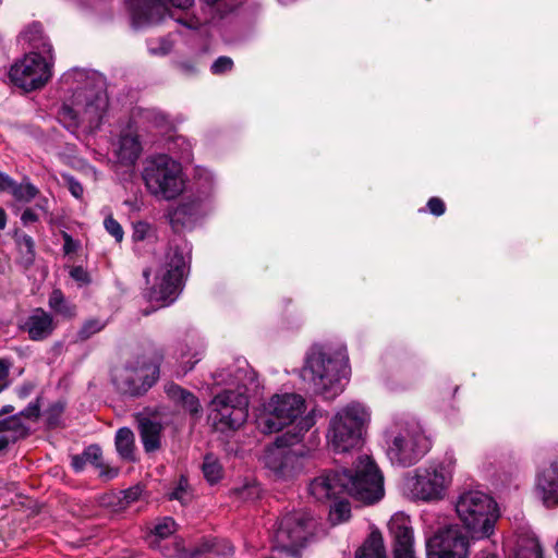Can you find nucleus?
I'll return each mask as SVG.
<instances>
[{
	"mask_svg": "<svg viewBox=\"0 0 558 558\" xmlns=\"http://www.w3.org/2000/svg\"><path fill=\"white\" fill-rule=\"evenodd\" d=\"M470 538L457 524L438 530L426 541L428 558H469Z\"/></svg>",
	"mask_w": 558,
	"mask_h": 558,
	"instance_id": "obj_16",
	"label": "nucleus"
},
{
	"mask_svg": "<svg viewBox=\"0 0 558 558\" xmlns=\"http://www.w3.org/2000/svg\"><path fill=\"white\" fill-rule=\"evenodd\" d=\"M10 368L11 362L5 359H0V381H8Z\"/></svg>",
	"mask_w": 558,
	"mask_h": 558,
	"instance_id": "obj_53",
	"label": "nucleus"
},
{
	"mask_svg": "<svg viewBox=\"0 0 558 558\" xmlns=\"http://www.w3.org/2000/svg\"><path fill=\"white\" fill-rule=\"evenodd\" d=\"M342 481L344 492L364 505L375 504L384 497V477L368 456L359 457L354 471H342Z\"/></svg>",
	"mask_w": 558,
	"mask_h": 558,
	"instance_id": "obj_12",
	"label": "nucleus"
},
{
	"mask_svg": "<svg viewBox=\"0 0 558 558\" xmlns=\"http://www.w3.org/2000/svg\"><path fill=\"white\" fill-rule=\"evenodd\" d=\"M8 216L3 208L0 207V230H3L7 227Z\"/></svg>",
	"mask_w": 558,
	"mask_h": 558,
	"instance_id": "obj_56",
	"label": "nucleus"
},
{
	"mask_svg": "<svg viewBox=\"0 0 558 558\" xmlns=\"http://www.w3.org/2000/svg\"><path fill=\"white\" fill-rule=\"evenodd\" d=\"M305 411V400L296 393L272 396L256 415L257 427L265 434L277 433Z\"/></svg>",
	"mask_w": 558,
	"mask_h": 558,
	"instance_id": "obj_13",
	"label": "nucleus"
},
{
	"mask_svg": "<svg viewBox=\"0 0 558 558\" xmlns=\"http://www.w3.org/2000/svg\"><path fill=\"white\" fill-rule=\"evenodd\" d=\"M187 355L189 354L185 353L181 354V362L184 365L185 372L191 371L194 367V365L202 359L203 352L195 351L190 357H187Z\"/></svg>",
	"mask_w": 558,
	"mask_h": 558,
	"instance_id": "obj_44",
	"label": "nucleus"
},
{
	"mask_svg": "<svg viewBox=\"0 0 558 558\" xmlns=\"http://www.w3.org/2000/svg\"><path fill=\"white\" fill-rule=\"evenodd\" d=\"M181 143L182 146H184L182 148V150L180 151V157L184 160H190L191 156H192V145L190 142H187L185 138L183 137H177L175 140V143Z\"/></svg>",
	"mask_w": 558,
	"mask_h": 558,
	"instance_id": "obj_50",
	"label": "nucleus"
},
{
	"mask_svg": "<svg viewBox=\"0 0 558 558\" xmlns=\"http://www.w3.org/2000/svg\"><path fill=\"white\" fill-rule=\"evenodd\" d=\"M161 430L162 426L158 422L146 417L140 421L141 438L146 451H155L160 447Z\"/></svg>",
	"mask_w": 558,
	"mask_h": 558,
	"instance_id": "obj_25",
	"label": "nucleus"
},
{
	"mask_svg": "<svg viewBox=\"0 0 558 558\" xmlns=\"http://www.w3.org/2000/svg\"><path fill=\"white\" fill-rule=\"evenodd\" d=\"M38 194V189L32 184L28 180L23 181L22 183H17L14 189L12 196L22 203H29L33 201Z\"/></svg>",
	"mask_w": 558,
	"mask_h": 558,
	"instance_id": "obj_33",
	"label": "nucleus"
},
{
	"mask_svg": "<svg viewBox=\"0 0 558 558\" xmlns=\"http://www.w3.org/2000/svg\"><path fill=\"white\" fill-rule=\"evenodd\" d=\"M388 529L395 539V558H415L410 517L403 512L395 513L388 522Z\"/></svg>",
	"mask_w": 558,
	"mask_h": 558,
	"instance_id": "obj_17",
	"label": "nucleus"
},
{
	"mask_svg": "<svg viewBox=\"0 0 558 558\" xmlns=\"http://www.w3.org/2000/svg\"><path fill=\"white\" fill-rule=\"evenodd\" d=\"M161 355H143L129 363L114 375V383L122 391L130 395H140L150 388L159 376Z\"/></svg>",
	"mask_w": 558,
	"mask_h": 558,
	"instance_id": "obj_14",
	"label": "nucleus"
},
{
	"mask_svg": "<svg viewBox=\"0 0 558 558\" xmlns=\"http://www.w3.org/2000/svg\"><path fill=\"white\" fill-rule=\"evenodd\" d=\"M31 388H32L31 386L22 387V388L19 390V396H20L21 398H25V397H27V396H28V393H29V391H31Z\"/></svg>",
	"mask_w": 558,
	"mask_h": 558,
	"instance_id": "obj_57",
	"label": "nucleus"
},
{
	"mask_svg": "<svg viewBox=\"0 0 558 558\" xmlns=\"http://www.w3.org/2000/svg\"><path fill=\"white\" fill-rule=\"evenodd\" d=\"M116 448L122 459L134 460V434L128 427L118 429L116 434Z\"/></svg>",
	"mask_w": 558,
	"mask_h": 558,
	"instance_id": "obj_28",
	"label": "nucleus"
},
{
	"mask_svg": "<svg viewBox=\"0 0 558 558\" xmlns=\"http://www.w3.org/2000/svg\"><path fill=\"white\" fill-rule=\"evenodd\" d=\"M456 466L452 452H446L428 466L417 469L414 475L408 476L403 483V490L413 499L433 501L442 499L451 483Z\"/></svg>",
	"mask_w": 558,
	"mask_h": 558,
	"instance_id": "obj_8",
	"label": "nucleus"
},
{
	"mask_svg": "<svg viewBox=\"0 0 558 558\" xmlns=\"http://www.w3.org/2000/svg\"><path fill=\"white\" fill-rule=\"evenodd\" d=\"M536 488L546 507L558 505V458L538 474Z\"/></svg>",
	"mask_w": 558,
	"mask_h": 558,
	"instance_id": "obj_22",
	"label": "nucleus"
},
{
	"mask_svg": "<svg viewBox=\"0 0 558 558\" xmlns=\"http://www.w3.org/2000/svg\"><path fill=\"white\" fill-rule=\"evenodd\" d=\"M84 457L87 463L94 464L96 468H101V449L97 445L88 446L84 451Z\"/></svg>",
	"mask_w": 558,
	"mask_h": 558,
	"instance_id": "obj_38",
	"label": "nucleus"
},
{
	"mask_svg": "<svg viewBox=\"0 0 558 558\" xmlns=\"http://www.w3.org/2000/svg\"><path fill=\"white\" fill-rule=\"evenodd\" d=\"M9 386V381H0V392H2Z\"/></svg>",
	"mask_w": 558,
	"mask_h": 558,
	"instance_id": "obj_60",
	"label": "nucleus"
},
{
	"mask_svg": "<svg viewBox=\"0 0 558 558\" xmlns=\"http://www.w3.org/2000/svg\"><path fill=\"white\" fill-rule=\"evenodd\" d=\"M368 422L369 412L362 403L351 402L340 408L329 421L326 434L328 446L337 453L361 448Z\"/></svg>",
	"mask_w": 558,
	"mask_h": 558,
	"instance_id": "obj_6",
	"label": "nucleus"
},
{
	"mask_svg": "<svg viewBox=\"0 0 558 558\" xmlns=\"http://www.w3.org/2000/svg\"><path fill=\"white\" fill-rule=\"evenodd\" d=\"M177 524L170 517L162 518L154 525L153 533L160 537L166 538L175 532Z\"/></svg>",
	"mask_w": 558,
	"mask_h": 558,
	"instance_id": "obj_36",
	"label": "nucleus"
},
{
	"mask_svg": "<svg viewBox=\"0 0 558 558\" xmlns=\"http://www.w3.org/2000/svg\"><path fill=\"white\" fill-rule=\"evenodd\" d=\"M104 327L105 324L100 320H88L83 325L82 329L80 330V336L82 339L89 338L94 333L100 331Z\"/></svg>",
	"mask_w": 558,
	"mask_h": 558,
	"instance_id": "obj_41",
	"label": "nucleus"
},
{
	"mask_svg": "<svg viewBox=\"0 0 558 558\" xmlns=\"http://www.w3.org/2000/svg\"><path fill=\"white\" fill-rule=\"evenodd\" d=\"M170 3L175 7V8H180V9H187L190 8L194 0H169Z\"/></svg>",
	"mask_w": 558,
	"mask_h": 558,
	"instance_id": "obj_55",
	"label": "nucleus"
},
{
	"mask_svg": "<svg viewBox=\"0 0 558 558\" xmlns=\"http://www.w3.org/2000/svg\"><path fill=\"white\" fill-rule=\"evenodd\" d=\"M105 229L109 234H111L117 242H121L123 240V229L121 225L113 219L111 216H108L104 221Z\"/></svg>",
	"mask_w": 558,
	"mask_h": 558,
	"instance_id": "obj_37",
	"label": "nucleus"
},
{
	"mask_svg": "<svg viewBox=\"0 0 558 558\" xmlns=\"http://www.w3.org/2000/svg\"><path fill=\"white\" fill-rule=\"evenodd\" d=\"M456 512L472 539L488 538L498 519L497 505L480 490L462 493L456 501Z\"/></svg>",
	"mask_w": 558,
	"mask_h": 558,
	"instance_id": "obj_10",
	"label": "nucleus"
},
{
	"mask_svg": "<svg viewBox=\"0 0 558 558\" xmlns=\"http://www.w3.org/2000/svg\"><path fill=\"white\" fill-rule=\"evenodd\" d=\"M63 80L75 86L59 110L60 122L71 131L80 128L90 133L97 131L108 109L102 78L84 70H73L64 74Z\"/></svg>",
	"mask_w": 558,
	"mask_h": 558,
	"instance_id": "obj_2",
	"label": "nucleus"
},
{
	"mask_svg": "<svg viewBox=\"0 0 558 558\" xmlns=\"http://www.w3.org/2000/svg\"><path fill=\"white\" fill-rule=\"evenodd\" d=\"M356 558H386L383 536L372 532L363 546L356 551Z\"/></svg>",
	"mask_w": 558,
	"mask_h": 558,
	"instance_id": "obj_27",
	"label": "nucleus"
},
{
	"mask_svg": "<svg viewBox=\"0 0 558 558\" xmlns=\"http://www.w3.org/2000/svg\"><path fill=\"white\" fill-rule=\"evenodd\" d=\"M167 13V8L161 0H143L132 12V24L135 28L153 25L161 22Z\"/></svg>",
	"mask_w": 558,
	"mask_h": 558,
	"instance_id": "obj_21",
	"label": "nucleus"
},
{
	"mask_svg": "<svg viewBox=\"0 0 558 558\" xmlns=\"http://www.w3.org/2000/svg\"><path fill=\"white\" fill-rule=\"evenodd\" d=\"M33 341H43L49 338L56 329L53 317L45 310L37 307L19 325Z\"/></svg>",
	"mask_w": 558,
	"mask_h": 558,
	"instance_id": "obj_19",
	"label": "nucleus"
},
{
	"mask_svg": "<svg viewBox=\"0 0 558 558\" xmlns=\"http://www.w3.org/2000/svg\"><path fill=\"white\" fill-rule=\"evenodd\" d=\"M63 179L66 183V186H68L70 193L75 198H82L83 193H84V189H83L82 184L77 180H75L72 175H63Z\"/></svg>",
	"mask_w": 558,
	"mask_h": 558,
	"instance_id": "obj_43",
	"label": "nucleus"
},
{
	"mask_svg": "<svg viewBox=\"0 0 558 558\" xmlns=\"http://www.w3.org/2000/svg\"><path fill=\"white\" fill-rule=\"evenodd\" d=\"M386 454L399 466H411L432 448V440L416 422L395 421L385 430Z\"/></svg>",
	"mask_w": 558,
	"mask_h": 558,
	"instance_id": "obj_5",
	"label": "nucleus"
},
{
	"mask_svg": "<svg viewBox=\"0 0 558 558\" xmlns=\"http://www.w3.org/2000/svg\"><path fill=\"white\" fill-rule=\"evenodd\" d=\"M351 515L350 504L345 500H339L333 504L329 511V520L332 524H340L349 520Z\"/></svg>",
	"mask_w": 558,
	"mask_h": 558,
	"instance_id": "obj_34",
	"label": "nucleus"
},
{
	"mask_svg": "<svg viewBox=\"0 0 558 558\" xmlns=\"http://www.w3.org/2000/svg\"><path fill=\"white\" fill-rule=\"evenodd\" d=\"M474 558H499L496 554V546L489 544L484 549L480 550Z\"/></svg>",
	"mask_w": 558,
	"mask_h": 558,
	"instance_id": "obj_51",
	"label": "nucleus"
},
{
	"mask_svg": "<svg viewBox=\"0 0 558 558\" xmlns=\"http://www.w3.org/2000/svg\"><path fill=\"white\" fill-rule=\"evenodd\" d=\"M142 493H143V489L140 486L130 487V488L121 492L122 506L125 507V506H129L130 504L138 500Z\"/></svg>",
	"mask_w": 558,
	"mask_h": 558,
	"instance_id": "obj_42",
	"label": "nucleus"
},
{
	"mask_svg": "<svg viewBox=\"0 0 558 558\" xmlns=\"http://www.w3.org/2000/svg\"><path fill=\"white\" fill-rule=\"evenodd\" d=\"M342 472H324L315 477L308 485L310 495L319 502H326L339 497L344 492Z\"/></svg>",
	"mask_w": 558,
	"mask_h": 558,
	"instance_id": "obj_18",
	"label": "nucleus"
},
{
	"mask_svg": "<svg viewBox=\"0 0 558 558\" xmlns=\"http://www.w3.org/2000/svg\"><path fill=\"white\" fill-rule=\"evenodd\" d=\"M199 24H201L199 22H196V23H186V22H184V25H186L190 28H196V27H198Z\"/></svg>",
	"mask_w": 558,
	"mask_h": 558,
	"instance_id": "obj_59",
	"label": "nucleus"
},
{
	"mask_svg": "<svg viewBox=\"0 0 558 558\" xmlns=\"http://www.w3.org/2000/svg\"><path fill=\"white\" fill-rule=\"evenodd\" d=\"M349 373L345 347L314 345L306 355L300 376L314 393L333 398L342 391L341 380L347 378Z\"/></svg>",
	"mask_w": 558,
	"mask_h": 558,
	"instance_id": "obj_3",
	"label": "nucleus"
},
{
	"mask_svg": "<svg viewBox=\"0 0 558 558\" xmlns=\"http://www.w3.org/2000/svg\"><path fill=\"white\" fill-rule=\"evenodd\" d=\"M514 558H543L538 541L535 538L523 539L515 551Z\"/></svg>",
	"mask_w": 558,
	"mask_h": 558,
	"instance_id": "obj_31",
	"label": "nucleus"
},
{
	"mask_svg": "<svg viewBox=\"0 0 558 558\" xmlns=\"http://www.w3.org/2000/svg\"><path fill=\"white\" fill-rule=\"evenodd\" d=\"M185 270V259L181 252L173 251L166 255L153 270V280L149 279L150 269L144 270V277L148 286L145 296L157 307H165L172 304L180 294L182 279Z\"/></svg>",
	"mask_w": 558,
	"mask_h": 558,
	"instance_id": "obj_11",
	"label": "nucleus"
},
{
	"mask_svg": "<svg viewBox=\"0 0 558 558\" xmlns=\"http://www.w3.org/2000/svg\"><path fill=\"white\" fill-rule=\"evenodd\" d=\"M143 146L134 130H126L112 144V153L117 161L123 166H133L140 158Z\"/></svg>",
	"mask_w": 558,
	"mask_h": 558,
	"instance_id": "obj_20",
	"label": "nucleus"
},
{
	"mask_svg": "<svg viewBox=\"0 0 558 558\" xmlns=\"http://www.w3.org/2000/svg\"><path fill=\"white\" fill-rule=\"evenodd\" d=\"M28 434V427L22 420L21 415L15 414L7 418L0 420V451L10 442L25 437Z\"/></svg>",
	"mask_w": 558,
	"mask_h": 558,
	"instance_id": "obj_24",
	"label": "nucleus"
},
{
	"mask_svg": "<svg viewBox=\"0 0 558 558\" xmlns=\"http://www.w3.org/2000/svg\"><path fill=\"white\" fill-rule=\"evenodd\" d=\"M213 379L216 386L225 388L208 404V423L220 433L235 432L247 420L246 390L255 383L256 374L245 360H236L232 365L217 371Z\"/></svg>",
	"mask_w": 558,
	"mask_h": 558,
	"instance_id": "obj_1",
	"label": "nucleus"
},
{
	"mask_svg": "<svg viewBox=\"0 0 558 558\" xmlns=\"http://www.w3.org/2000/svg\"><path fill=\"white\" fill-rule=\"evenodd\" d=\"M14 238L17 247V263L28 269L36 258L35 242L31 235L25 233L16 232Z\"/></svg>",
	"mask_w": 558,
	"mask_h": 558,
	"instance_id": "obj_26",
	"label": "nucleus"
},
{
	"mask_svg": "<svg viewBox=\"0 0 558 558\" xmlns=\"http://www.w3.org/2000/svg\"><path fill=\"white\" fill-rule=\"evenodd\" d=\"M14 408L12 405H5L0 410V415L13 412Z\"/></svg>",
	"mask_w": 558,
	"mask_h": 558,
	"instance_id": "obj_58",
	"label": "nucleus"
},
{
	"mask_svg": "<svg viewBox=\"0 0 558 558\" xmlns=\"http://www.w3.org/2000/svg\"><path fill=\"white\" fill-rule=\"evenodd\" d=\"M313 518L304 511L286 514L279 522L274 535L278 550L296 555L305 546L312 534Z\"/></svg>",
	"mask_w": 558,
	"mask_h": 558,
	"instance_id": "obj_15",
	"label": "nucleus"
},
{
	"mask_svg": "<svg viewBox=\"0 0 558 558\" xmlns=\"http://www.w3.org/2000/svg\"><path fill=\"white\" fill-rule=\"evenodd\" d=\"M49 307L57 314L72 318L76 315V308L71 304L60 290H53L48 301Z\"/></svg>",
	"mask_w": 558,
	"mask_h": 558,
	"instance_id": "obj_29",
	"label": "nucleus"
},
{
	"mask_svg": "<svg viewBox=\"0 0 558 558\" xmlns=\"http://www.w3.org/2000/svg\"><path fill=\"white\" fill-rule=\"evenodd\" d=\"M151 233V226L145 221H137L133 223V234L132 238L134 241H144Z\"/></svg>",
	"mask_w": 558,
	"mask_h": 558,
	"instance_id": "obj_40",
	"label": "nucleus"
},
{
	"mask_svg": "<svg viewBox=\"0 0 558 558\" xmlns=\"http://www.w3.org/2000/svg\"><path fill=\"white\" fill-rule=\"evenodd\" d=\"M32 51L16 61L10 69V78L17 87L32 92L44 87L52 75V47L43 36L39 25H33L23 33Z\"/></svg>",
	"mask_w": 558,
	"mask_h": 558,
	"instance_id": "obj_4",
	"label": "nucleus"
},
{
	"mask_svg": "<svg viewBox=\"0 0 558 558\" xmlns=\"http://www.w3.org/2000/svg\"><path fill=\"white\" fill-rule=\"evenodd\" d=\"M86 463L87 461L85 460L83 452L81 454H75L72 457L71 465L76 472H81Z\"/></svg>",
	"mask_w": 558,
	"mask_h": 558,
	"instance_id": "obj_52",
	"label": "nucleus"
},
{
	"mask_svg": "<svg viewBox=\"0 0 558 558\" xmlns=\"http://www.w3.org/2000/svg\"><path fill=\"white\" fill-rule=\"evenodd\" d=\"M314 424L315 418L313 415L302 417L298 423V433L292 434L291 430H288L278 437L274 445L267 448L264 462L277 477L289 478L303 469L302 459L304 451L299 448L294 449L293 446L302 440L304 433Z\"/></svg>",
	"mask_w": 558,
	"mask_h": 558,
	"instance_id": "obj_9",
	"label": "nucleus"
},
{
	"mask_svg": "<svg viewBox=\"0 0 558 558\" xmlns=\"http://www.w3.org/2000/svg\"><path fill=\"white\" fill-rule=\"evenodd\" d=\"M63 251L65 254L74 253L78 248V242L73 240V238L69 233H63Z\"/></svg>",
	"mask_w": 558,
	"mask_h": 558,
	"instance_id": "obj_49",
	"label": "nucleus"
},
{
	"mask_svg": "<svg viewBox=\"0 0 558 558\" xmlns=\"http://www.w3.org/2000/svg\"><path fill=\"white\" fill-rule=\"evenodd\" d=\"M141 175L147 192L160 201L175 199L185 190L181 163L166 154L147 157Z\"/></svg>",
	"mask_w": 558,
	"mask_h": 558,
	"instance_id": "obj_7",
	"label": "nucleus"
},
{
	"mask_svg": "<svg viewBox=\"0 0 558 558\" xmlns=\"http://www.w3.org/2000/svg\"><path fill=\"white\" fill-rule=\"evenodd\" d=\"M38 220V216L29 208L25 209L21 216V221L24 226L36 222Z\"/></svg>",
	"mask_w": 558,
	"mask_h": 558,
	"instance_id": "obj_54",
	"label": "nucleus"
},
{
	"mask_svg": "<svg viewBox=\"0 0 558 558\" xmlns=\"http://www.w3.org/2000/svg\"><path fill=\"white\" fill-rule=\"evenodd\" d=\"M202 469L204 477L210 484L217 483L222 476V466L218 459L211 454L205 457Z\"/></svg>",
	"mask_w": 558,
	"mask_h": 558,
	"instance_id": "obj_30",
	"label": "nucleus"
},
{
	"mask_svg": "<svg viewBox=\"0 0 558 558\" xmlns=\"http://www.w3.org/2000/svg\"><path fill=\"white\" fill-rule=\"evenodd\" d=\"M39 413H40V411H39V407H38L37 402H32L27 405L26 409L21 411L19 413V415H21L23 421H24V418L36 420V418H38Z\"/></svg>",
	"mask_w": 558,
	"mask_h": 558,
	"instance_id": "obj_48",
	"label": "nucleus"
},
{
	"mask_svg": "<svg viewBox=\"0 0 558 558\" xmlns=\"http://www.w3.org/2000/svg\"><path fill=\"white\" fill-rule=\"evenodd\" d=\"M207 4H215L217 2H219L220 0H204Z\"/></svg>",
	"mask_w": 558,
	"mask_h": 558,
	"instance_id": "obj_61",
	"label": "nucleus"
},
{
	"mask_svg": "<svg viewBox=\"0 0 558 558\" xmlns=\"http://www.w3.org/2000/svg\"><path fill=\"white\" fill-rule=\"evenodd\" d=\"M169 498L178 500L182 505H185L191 501L192 493L190 490L186 478H180L178 486L170 493Z\"/></svg>",
	"mask_w": 558,
	"mask_h": 558,
	"instance_id": "obj_35",
	"label": "nucleus"
},
{
	"mask_svg": "<svg viewBox=\"0 0 558 558\" xmlns=\"http://www.w3.org/2000/svg\"><path fill=\"white\" fill-rule=\"evenodd\" d=\"M234 547L229 541H215L213 543H205L201 553H210L218 558H226L231 556Z\"/></svg>",
	"mask_w": 558,
	"mask_h": 558,
	"instance_id": "obj_32",
	"label": "nucleus"
},
{
	"mask_svg": "<svg viewBox=\"0 0 558 558\" xmlns=\"http://www.w3.org/2000/svg\"><path fill=\"white\" fill-rule=\"evenodd\" d=\"M427 207L430 214L441 216L445 213V203L438 197H432L427 202Z\"/></svg>",
	"mask_w": 558,
	"mask_h": 558,
	"instance_id": "obj_46",
	"label": "nucleus"
},
{
	"mask_svg": "<svg viewBox=\"0 0 558 558\" xmlns=\"http://www.w3.org/2000/svg\"><path fill=\"white\" fill-rule=\"evenodd\" d=\"M165 392L175 405L180 407L190 415L197 417L201 415L202 405L198 398L193 392L174 383L167 384L165 386Z\"/></svg>",
	"mask_w": 558,
	"mask_h": 558,
	"instance_id": "obj_23",
	"label": "nucleus"
},
{
	"mask_svg": "<svg viewBox=\"0 0 558 558\" xmlns=\"http://www.w3.org/2000/svg\"><path fill=\"white\" fill-rule=\"evenodd\" d=\"M233 68V61L229 57H219L215 62L211 64L210 70L213 74L220 75L226 72L231 71Z\"/></svg>",
	"mask_w": 558,
	"mask_h": 558,
	"instance_id": "obj_39",
	"label": "nucleus"
},
{
	"mask_svg": "<svg viewBox=\"0 0 558 558\" xmlns=\"http://www.w3.org/2000/svg\"><path fill=\"white\" fill-rule=\"evenodd\" d=\"M70 276L72 279L80 282L81 284H86L89 282V277H88L87 271L81 266L73 267L70 270Z\"/></svg>",
	"mask_w": 558,
	"mask_h": 558,
	"instance_id": "obj_47",
	"label": "nucleus"
},
{
	"mask_svg": "<svg viewBox=\"0 0 558 558\" xmlns=\"http://www.w3.org/2000/svg\"><path fill=\"white\" fill-rule=\"evenodd\" d=\"M17 182L14 181L10 175L0 171V192L13 193Z\"/></svg>",
	"mask_w": 558,
	"mask_h": 558,
	"instance_id": "obj_45",
	"label": "nucleus"
}]
</instances>
